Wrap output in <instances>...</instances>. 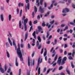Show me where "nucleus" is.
<instances>
[{
	"mask_svg": "<svg viewBox=\"0 0 75 75\" xmlns=\"http://www.w3.org/2000/svg\"><path fill=\"white\" fill-rule=\"evenodd\" d=\"M17 53L18 55H19V58L21 59V61H23V55L20 51V45L18 44V48L17 49Z\"/></svg>",
	"mask_w": 75,
	"mask_h": 75,
	"instance_id": "nucleus-1",
	"label": "nucleus"
},
{
	"mask_svg": "<svg viewBox=\"0 0 75 75\" xmlns=\"http://www.w3.org/2000/svg\"><path fill=\"white\" fill-rule=\"evenodd\" d=\"M28 21V19L26 18L25 19L24 21V27H25V31H27V21Z\"/></svg>",
	"mask_w": 75,
	"mask_h": 75,
	"instance_id": "nucleus-2",
	"label": "nucleus"
},
{
	"mask_svg": "<svg viewBox=\"0 0 75 75\" xmlns=\"http://www.w3.org/2000/svg\"><path fill=\"white\" fill-rule=\"evenodd\" d=\"M61 62V57H59L58 59L57 63L58 65H60Z\"/></svg>",
	"mask_w": 75,
	"mask_h": 75,
	"instance_id": "nucleus-3",
	"label": "nucleus"
},
{
	"mask_svg": "<svg viewBox=\"0 0 75 75\" xmlns=\"http://www.w3.org/2000/svg\"><path fill=\"white\" fill-rule=\"evenodd\" d=\"M12 39L13 40V45L14 46H15V50H17V46H16V42H15V40L14 39H13V38H12Z\"/></svg>",
	"mask_w": 75,
	"mask_h": 75,
	"instance_id": "nucleus-4",
	"label": "nucleus"
},
{
	"mask_svg": "<svg viewBox=\"0 0 75 75\" xmlns=\"http://www.w3.org/2000/svg\"><path fill=\"white\" fill-rule=\"evenodd\" d=\"M55 2V0H53L52 2V4L51 5L50 7H49L48 8L49 9H51V8L53 7V4Z\"/></svg>",
	"mask_w": 75,
	"mask_h": 75,
	"instance_id": "nucleus-5",
	"label": "nucleus"
},
{
	"mask_svg": "<svg viewBox=\"0 0 75 75\" xmlns=\"http://www.w3.org/2000/svg\"><path fill=\"white\" fill-rule=\"evenodd\" d=\"M41 59V58L40 57H39L38 59V66L37 67H36V70H37L38 69V66H39V65H40V59Z\"/></svg>",
	"mask_w": 75,
	"mask_h": 75,
	"instance_id": "nucleus-6",
	"label": "nucleus"
},
{
	"mask_svg": "<svg viewBox=\"0 0 75 75\" xmlns=\"http://www.w3.org/2000/svg\"><path fill=\"white\" fill-rule=\"evenodd\" d=\"M69 12V9L68 8H66L64 9L62 11V12L63 13H66V12Z\"/></svg>",
	"mask_w": 75,
	"mask_h": 75,
	"instance_id": "nucleus-7",
	"label": "nucleus"
},
{
	"mask_svg": "<svg viewBox=\"0 0 75 75\" xmlns=\"http://www.w3.org/2000/svg\"><path fill=\"white\" fill-rule=\"evenodd\" d=\"M27 8L28 10H29V8H30V4H29V3H28L27 4V6H26V7H25L26 13H27Z\"/></svg>",
	"mask_w": 75,
	"mask_h": 75,
	"instance_id": "nucleus-8",
	"label": "nucleus"
},
{
	"mask_svg": "<svg viewBox=\"0 0 75 75\" xmlns=\"http://www.w3.org/2000/svg\"><path fill=\"white\" fill-rule=\"evenodd\" d=\"M0 71H1V72L2 73H4V70L1 67V63H0Z\"/></svg>",
	"mask_w": 75,
	"mask_h": 75,
	"instance_id": "nucleus-9",
	"label": "nucleus"
},
{
	"mask_svg": "<svg viewBox=\"0 0 75 75\" xmlns=\"http://www.w3.org/2000/svg\"><path fill=\"white\" fill-rule=\"evenodd\" d=\"M0 18L1 21H4V17L3 16V14L1 15Z\"/></svg>",
	"mask_w": 75,
	"mask_h": 75,
	"instance_id": "nucleus-10",
	"label": "nucleus"
},
{
	"mask_svg": "<svg viewBox=\"0 0 75 75\" xmlns=\"http://www.w3.org/2000/svg\"><path fill=\"white\" fill-rule=\"evenodd\" d=\"M39 11L42 13H44V9L41 8V7L40 6L39 7Z\"/></svg>",
	"mask_w": 75,
	"mask_h": 75,
	"instance_id": "nucleus-11",
	"label": "nucleus"
},
{
	"mask_svg": "<svg viewBox=\"0 0 75 75\" xmlns=\"http://www.w3.org/2000/svg\"><path fill=\"white\" fill-rule=\"evenodd\" d=\"M8 41L11 46H12V42H11V40H10V39L9 38H8Z\"/></svg>",
	"mask_w": 75,
	"mask_h": 75,
	"instance_id": "nucleus-12",
	"label": "nucleus"
},
{
	"mask_svg": "<svg viewBox=\"0 0 75 75\" xmlns=\"http://www.w3.org/2000/svg\"><path fill=\"white\" fill-rule=\"evenodd\" d=\"M18 6L19 7H21V6H24V4L23 3H19Z\"/></svg>",
	"mask_w": 75,
	"mask_h": 75,
	"instance_id": "nucleus-13",
	"label": "nucleus"
},
{
	"mask_svg": "<svg viewBox=\"0 0 75 75\" xmlns=\"http://www.w3.org/2000/svg\"><path fill=\"white\" fill-rule=\"evenodd\" d=\"M15 64L16 65V66L18 67V62H17V58H16Z\"/></svg>",
	"mask_w": 75,
	"mask_h": 75,
	"instance_id": "nucleus-14",
	"label": "nucleus"
},
{
	"mask_svg": "<svg viewBox=\"0 0 75 75\" xmlns=\"http://www.w3.org/2000/svg\"><path fill=\"white\" fill-rule=\"evenodd\" d=\"M37 38L40 42H41V37L40 36H38Z\"/></svg>",
	"mask_w": 75,
	"mask_h": 75,
	"instance_id": "nucleus-15",
	"label": "nucleus"
},
{
	"mask_svg": "<svg viewBox=\"0 0 75 75\" xmlns=\"http://www.w3.org/2000/svg\"><path fill=\"white\" fill-rule=\"evenodd\" d=\"M28 36V33H26L25 34V41H26V40H27V38Z\"/></svg>",
	"mask_w": 75,
	"mask_h": 75,
	"instance_id": "nucleus-16",
	"label": "nucleus"
},
{
	"mask_svg": "<svg viewBox=\"0 0 75 75\" xmlns=\"http://www.w3.org/2000/svg\"><path fill=\"white\" fill-rule=\"evenodd\" d=\"M9 18V21H11V15H9L8 16Z\"/></svg>",
	"mask_w": 75,
	"mask_h": 75,
	"instance_id": "nucleus-17",
	"label": "nucleus"
},
{
	"mask_svg": "<svg viewBox=\"0 0 75 75\" xmlns=\"http://www.w3.org/2000/svg\"><path fill=\"white\" fill-rule=\"evenodd\" d=\"M38 29L39 30L38 32H40L41 30H42V29H41V27L40 26H39L38 27Z\"/></svg>",
	"mask_w": 75,
	"mask_h": 75,
	"instance_id": "nucleus-18",
	"label": "nucleus"
},
{
	"mask_svg": "<svg viewBox=\"0 0 75 75\" xmlns=\"http://www.w3.org/2000/svg\"><path fill=\"white\" fill-rule=\"evenodd\" d=\"M6 54L7 56V57L8 58L10 57V54H9V53H8V51H6Z\"/></svg>",
	"mask_w": 75,
	"mask_h": 75,
	"instance_id": "nucleus-19",
	"label": "nucleus"
},
{
	"mask_svg": "<svg viewBox=\"0 0 75 75\" xmlns=\"http://www.w3.org/2000/svg\"><path fill=\"white\" fill-rule=\"evenodd\" d=\"M21 21H20L19 23V27L20 28H21Z\"/></svg>",
	"mask_w": 75,
	"mask_h": 75,
	"instance_id": "nucleus-20",
	"label": "nucleus"
},
{
	"mask_svg": "<svg viewBox=\"0 0 75 75\" xmlns=\"http://www.w3.org/2000/svg\"><path fill=\"white\" fill-rule=\"evenodd\" d=\"M50 11L48 12L47 13V14L45 15V17H47L50 14Z\"/></svg>",
	"mask_w": 75,
	"mask_h": 75,
	"instance_id": "nucleus-21",
	"label": "nucleus"
},
{
	"mask_svg": "<svg viewBox=\"0 0 75 75\" xmlns=\"http://www.w3.org/2000/svg\"><path fill=\"white\" fill-rule=\"evenodd\" d=\"M38 74L40 75V68L39 67L38 70Z\"/></svg>",
	"mask_w": 75,
	"mask_h": 75,
	"instance_id": "nucleus-22",
	"label": "nucleus"
},
{
	"mask_svg": "<svg viewBox=\"0 0 75 75\" xmlns=\"http://www.w3.org/2000/svg\"><path fill=\"white\" fill-rule=\"evenodd\" d=\"M34 8L35 13H36V12L37 11V7H36V6H34Z\"/></svg>",
	"mask_w": 75,
	"mask_h": 75,
	"instance_id": "nucleus-23",
	"label": "nucleus"
},
{
	"mask_svg": "<svg viewBox=\"0 0 75 75\" xmlns=\"http://www.w3.org/2000/svg\"><path fill=\"white\" fill-rule=\"evenodd\" d=\"M52 69H49L47 70V74H48V73H49V72H50V71H52Z\"/></svg>",
	"mask_w": 75,
	"mask_h": 75,
	"instance_id": "nucleus-24",
	"label": "nucleus"
},
{
	"mask_svg": "<svg viewBox=\"0 0 75 75\" xmlns=\"http://www.w3.org/2000/svg\"><path fill=\"white\" fill-rule=\"evenodd\" d=\"M30 59L29 58H28V66H30Z\"/></svg>",
	"mask_w": 75,
	"mask_h": 75,
	"instance_id": "nucleus-25",
	"label": "nucleus"
},
{
	"mask_svg": "<svg viewBox=\"0 0 75 75\" xmlns=\"http://www.w3.org/2000/svg\"><path fill=\"white\" fill-rule=\"evenodd\" d=\"M21 69H20L19 70V75H21Z\"/></svg>",
	"mask_w": 75,
	"mask_h": 75,
	"instance_id": "nucleus-26",
	"label": "nucleus"
},
{
	"mask_svg": "<svg viewBox=\"0 0 75 75\" xmlns=\"http://www.w3.org/2000/svg\"><path fill=\"white\" fill-rule=\"evenodd\" d=\"M44 1V0H41L40 4V5H42V1Z\"/></svg>",
	"mask_w": 75,
	"mask_h": 75,
	"instance_id": "nucleus-27",
	"label": "nucleus"
},
{
	"mask_svg": "<svg viewBox=\"0 0 75 75\" xmlns=\"http://www.w3.org/2000/svg\"><path fill=\"white\" fill-rule=\"evenodd\" d=\"M53 53L54 54L52 55V57H54V55H55V50H54L53 52Z\"/></svg>",
	"mask_w": 75,
	"mask_h": 75,
	"instance_id": "nucleus-28",
	"label": "nucleus"
},
{
	"mask_svg": "<svg viewBox=\"0 0 75 75\" xmlns=\"http://www.w3.org/2000/svg\"><path fill=\"white\" fill-rule=\"evenodd\" d=\"M22 12H23V11H22V10H21L20 13V16H21V15L22 14Z\"/></svg>",
	"mask_w": 75,
	"mask_h": 75,
	"instance_id": "nucleus-29",
	"label": "nucleus"
},
{
	"mask_svg": "<svg viewBox=\"0 0 75 75\" xmlns=\"http://www.w3.org/2000/svg\"><path fill=\"white\" fill-rule=\"evenodd\" d=\"M65 64V61L64 60H62L61 63V65H63V64Z\"/></svg>",
	"mask_w": 75,
	"mask_h": 75,
	"instance_id": "nucleus-30",
	"label": "nucleus"
},
{
	"mask_svg": "<svg viewBox=\"0 0 75 75\" xmlns=\"http://www.w3.org/2000/svg\"><path fill=\"white\" fill-rule=\"evenodd\" d=\"M42 25L43 27H44L45 25V23H44V22L42 23Z\"/></svg>",
	"mask_w": 75,
	"mask_h": 75,
	"instance_id": "nucleus-31",
	"label": "nucleus"
},
{
	"mask_svg": "<svg viewBox=\"0 0 75 75\" xmlns=\"http://www.w3.org/2000/svg\"><path fill=\"white\" fill-rule=\"evenodd\" d=\"M6 45L7 47L8 46V45H9V44L8 42H6Z\"/></svg>",
	"mask_w": 75,
	"mask_h": 75,
	"instance_id": "nucleus-32",
	"label": "nucleus"
},
{
	"mask_svg": "<svg viewBox=\"0 0 75 75\" xmlns=\"http://www.w3.org/2000/svg\"><path fill=\"white\" fill-rule=\"evenodd\" d=\"M10 71H11V69L9 68L8 69V71H7V72L8 73H9L10 72Z\"/></svg>",
	"mask_w": 75,
	"mask_h": 75,
	"instance_id": "nucleus-33",
	"label": "nucleus"
},
{
	"mask_svg": "<svg viewBox=\"0 0 75 75\" xmlns=\"http://www.w3.org/2000/svg\"><path fill=\"white\" fill-rule=\"evenodd\" d=\"M67 59V57H64V58L63 59V61H66V60Z\"/></svg>",
	"mask_w": 75,
	"mask_h": 75,
	"instance_id": "nucleus-34",
	"label": "nucleus"
},
{
	"mask_svg": "<svg viewBox=\"0 0 75 75\" xmlns=\"http://www.w3.org/2000/svg\"><path fill=\"white\" fill-rule=\"evenodd\" d=\"M33 28V26H32L30 28V29L29 30V32H31V30H32V28Z\"/></svg>",
	"mask_w": 75,
	"mask_h": 75,
	"instance_id": "nucleus-35",
	"label": "nucleus"
},
{
	"mask_svg": "<svg viewBox=\"0 0 75 75\" xmlns=\"http://www.w3.org/2000/svg\"><path fill=\"white\" fill-rule=\"evenodd\" d=\"M46 55H47V52H45V53L44 54V57H45V56H46Z\"/></svg>",
	"mask_w": 75,
	"mask_h": 75,
	"instance_id": "nucleus-36",
	"label": "nucleus"
},
{
	"mask_svg": "<svg viewBox=\"0 0 75 75\" xmlns=\"http://www.w3.org/2000/svg\"><path fill=\"white\" fill-rule=\"evenodd\" d=\"M17 14H18V13L19 12V9L18 8L17 9Z\"/></svg>",
	"mask_w": 75,
	"mask_h": 75,
	"instance_id": "nucleus-37",
	"label": "nucleus"
},
{
	"mask_svg": "<svg viewBox=\"0 0 75 75\" xmlns=\"http://www.w3.org/2000/svg\"><path fill=\"white\" fill-rule=\"evenodd\" d=\"M63 68V67H62L61 66L59 68V70H61V69H62Z\"/></svg>",
	"mask_w": 75,
	"mask_h": 75,
	"instance_id": "nucleus-38",
	"label": "nucleus"
},
{
	"mask_svg": "<svg viewBox=\"0 0 75 75\" xmlns=\"http://www.w3.org/2000/svg\"><path fill=\"white\" fill-rule=\"evenodd\" d=\"M39 45V43L38 42V41H37L36 42V46H38Z\"/></svg>",
	"mask_w": 75,
	"mask_h": 75,
	"instance_id": "nucleus-39",
	"label": "nucleus"
},
{
	"mask_svg": "<svg viewBox=\"0 0 75 75\" xmlns=\"http://www.w3.org/2000/svg\"><path fill=\"white\" fill-rule=\"evenodd\" d=\"M72 7L74 8H75V5L74 4H72Z\"/></svg>",
	"mask_w": 75,
	"mask_h": 75,
	"instance_id": "nucleus-40",
	"label": "nucleus"
},
{
	"mask_svg": "<svg viewBox=\"0 0 75 75\" xmlns=\"http://www.w3.org/2000/svg\"><path fill=\"white\" fill-rule=\"evenodd\" d=\"M57 57H58V56H57V55H56L55 57L54 58V61H56L57 60Z\"/></svg>",
	"mask_w": 75,
	"mask_h": 75,
	"instance_id": "nucleus-41",
	"label": "nucleus"
},
{
	"mask_svg": "<svg viewBox=\"0 0 75 75\" xmlns=\"http://www.w3.org/2000/svg\"><path fill=\"white\" fill-rule=\"evenodd\" d=\"M28 48H31V46H30V44L28 43Z\"/></svg>",
	"mask_w": 75,
	"mask_h": 75,
	"instance_id": "nucleus-42",
	"label": "nucleus"
},
{
	"mask_svg": "<svg viewBox=\"0 0 75 75\" xmlns=\"http://www.w3.org/2000/svg\"><path fill=\"white\" fill-rule=\"evenodd\" d=\"M5 71H6L7 70V66H6V65H5Z\"/></svg>",
	"mask_w": 75,
	"mask_h": 75,
	"instance_id": "nucleus-43",
	"label": "nucleus"
},
{
	"mask_svg": "<svg viewBox=\"0 0 75 75\" xmlns=\"http://www.w3.org/2000/svg\"><path fill=\"white\" fill-rule=\"evenodd\" d=\"M54 42H55V44H57V39H55Z\"/></svg>",
	"mask_w": 75,
	"mask_h": 75,
	"instance_id": "nucleus-44",
	"label": "nucleus"
},
{
	"mask_svg": "<svg viewBox=\"0 0 75 75\" xmlns=\"http://www.w3.org/2000/svg\"><path fill=\"white\" fill-rule=\"evenodd\" d=\"M49 33L48 32H47V35L46 36L47 38H48V36H49Z\"/></svg>",
	"mask_w": 75,
	"mask_h": 75,
	"instance_id": "nucleus-45",
	"label": "nucleus"
},
{
	"mask_svg": "<svg viewBox=\"0 0 75 75\" xmlns=\"http://www.w3.org/2000/svg\"><path fill=\"white\" fill-rule=\"evenodd\" d=\"M35 31H34V32H33V36H35Z\"/></svg>",
	"mask_w": 75,
	"mask_h": 75,
	"instance_id": "nucleus-46",
	"label": "nucleus"
},
{
	"mask_svg": "<svg viewBox=\"0 0 75 75\" xmlns=\"http://www.w3.org/2000/svg\"><path fill=\"white\" fill-rule=\"evenodd\" d=\"M46 67H45L44 68L43 70V72H45L46 71Z\"/></svg>",
	"mask_w": 75,
	"mask_h": 75,
	"instance_id": "nucleus-47",
	"label": "nucleus"
},
{
	"mask_svg": "<svg viewBox=\"0 0 75 75\" xmlns=\"http://www.w3.org/2000/svg\"><path fill=\"white\" fill-rule=\"evenodd\" d=\"M67 74H70V72H69V70L67 69Z\"/></svg>",
	"mask_w": 75,
	"mask_h": 75,
	"instance_id": "nucleus-48",
	"label": "nucleus"
},
{
	"mask_svg": "<svg viewBox=\"0 0 75 75\" xmlns=\"http://www.w3.org/2000/svg\"><path fill=\"white\" fill-rule=\"evenodd\" d=\"M68 26H67L65 28V29L64 30V31H65L66 30H67L68 29Z\"/></svg>",
	"mask_w": 75,
	"mask_h": 75,
	"instance_id": "nucleus-49",
	"label": "nucleus"
},
{
	"mask_svg": "<svg viewBox=\"0 0 75 75\" xmlns=\"http://www.w3.org/2000/svg\"><path fill=\"white\" fill-rule=\"evenodd\" d=\"M37 21H35L33 22V24H37Z\"/></svg>",
	"mask_w": 75,
	"mask_h": 75,
	"instance_id": "nucleus-50",
	"label": "nucleus"
},
{
	"mask_svg": "<svg viewBox=\"0 0 75 75\" xmlns=\"http://www.w3.org/2000/svg\"><path fill=\"white\" fill-rule=\"evenodd\" d=\"M25 16H23L22 18V20H24V19H25Z\"/></svg>",
	"mask_w": 75,
	"mask_h": 75,
	"instance_id": "nucleus-51",
	"label": "nucleus"
},
{
	"mask_svg": "<svg viewBox=\"0 0 75 75\" xmlns=\"http://www.w3.org/2000/svg\"><path fill=\"white\" fill-rule=\"evenodd\" d=\"M57 64V63H55L54 64H52L53 67H55L56 65V64Z\"/></svg>",
	"mask_w": 75,
	"mask_h": 75,
	"instance_id": "nucleus-52",
	"label": "nucleus"
},
{
	"mask_svg": "<svg viewBox=\"0 0 75 75\" xmlns=\"http://www.w3.org/2000/svg\"><path fill=\"white\" fill-rule=\"evenodd\" d=\"M54 21L53 20L52 21L50 22V23H51V24H52L53 23H54Z\"/></svg>",
	"mask_w": 75,
	"mask_h": 75,
	"instance_id": "nucleus-53",
	"label": "nucleus"
},
{
	"mask_svg": "<svg viewBox=\"0 0 75 75\" xmlns=\"http://www.w3.org/2000/svg\"><path fill=\"white\" fill-rule=\"evenodd\" d=\"M34 52H33V53L32 54V57H34Z\"/></svg>",
	"mask_w": 75,
	"mask_h": 75,
	"instance_id": "nucleus-54",
	"label": "nucleus"
},
{
	"mask_svg": "<svg viewBox=\"0 0 75 75\" xmlns=\"http://www.w3.org/2000/svg\"><path fill=\"white\" fill-rule=\"evenodd\" d=\"M32 22H31V21H30L29 22V25H30V26H31V25H32V24H31Z\"/></svg>",
	"mask_w": 75,
	"mask_h": 75,
	"instance_id": "nucleus-55",
	"label": "nucleus"
},
{
	"mask_svg": "<svg viewBox=\"0 0 75 75\" xmlns=\"http://www.w3.org/2000/svg\"><path fill=\"white\" fill-rule=\"evenodd\" d=\"M31 64L32 65H34V60H33V64H32V63H31Z\"/></svg>",
	"mask_w": 75,
	"mask_h": 75,
	"instance_id": "nucleus-56",
	"label": "nucleus"
},
{
	"mask_svg": "<svg viewBox=\"0 0 75 75\" xmlns=\"http://www.w3.org/2000/svg\"><path fill=\"white\" fill-rule=\"evenodd\" d=\"M41 45H40L38 47V49H40V48H41Z\"/></svg>",
	"mask_w": 75,
	"mask_h": 75,
	"instance_id": "nucleus-57",
	"label": "nucleus"
},
{
	"mask_svg": "<svg viewBox=\"0 0 75 75\" xmlns=\"http://www.w3.org/2000/svg\"><path fill=\"white\" fill-rule=\"evenodd\" d=\"M47 3H45V7H47Z\"/></svg>",
	"mask_w": 75,
	"mask_h": 75,
	"instance_id": "nucleus-58",
	"label": "nucleus"
},
{
	"mask_svg": "<svg viewBox=\"0 0 75 75\" xmlns=\"http://www.w3.org/2000/svg\"><path fill=\"white\" fill-rule=\"evenodd\" d=\"M67 44H65L64 45V48H67Z\"/></svg>",
	"mask_w": 75,
	"mask_h": 75,
	"instance_id": "nucleus-59",
	"label": "nucleus"
},
{
	"mask_svg": "<svg viewBox=\"0 0 75 75\" xmlns=\"http://www.w3.org/2000/svg\"><path fill=\"white\" fill-rule=\"evenodd\" d=\"M69 59H72V58L70 56L69 57Z\"/></svg>",
	"mask_w": 75,
	"mask_h": 75,
	"instance_id": "nucleus-60",
	"label": "nucleus"
},
{
	"mask_svg": "<svg viewBox=\"0 0 75 75\" xmlns=\"http://www.w3.org/2000/svg\"><path fill=\"white\" fill-rule=\"evenodd\" d=\"M71 67H72V68H74V65H73V64H72V63H71Z\"/></svg>",
	"mask_w": 75,
	"mask_h": 75,
	"instance_id": "nucleus-61",
	"label": "nucleus"
},
{
	"mask_svg": "<svg viewBox=\"0 0 75 75\" xmlns=\"http://www.w3.org/2000/svg\"><path fill=\"white\" fill-rule=\"evenodd\" d=\"M43 49H42L41 51V54H42V53H43Z\"/></svg>",
	"mask_w": 75,
	"mask_h": 75,
	"instance_id": "nucleus-62",
	"label": "nucleus"
},
{
	"mask_svg": "<svg viewBox=\"0 0 75 75\" xmlns=\"http://www.w3.org/2000/svg\"><path fill=\"white\" fill-rule=\"evenodd\" d=\"M75 54V52H73V53L72 54V55L73 57H74V54Z\"/></svg>",
	"mask_w": 75,
	"mask_h": 75,
	"instance_id": "nucleus-63",
	"label": "nucleus"
},
{
	"mask_svg": "<svg viewBox=\"0 0 75 75\" xmlns=\"http://www.w3.org/2000/svg\"><path fill=\"white\" fill-rule=\"evenodd\" d=\"M60 75H64V74L63 73H60Z\"/></svg>",
	"mask_w": 75,
	"mask_h": 75,
	"instance_id": "nucleus-64",
	"label": "nucleus"
}]
</instances>
